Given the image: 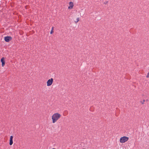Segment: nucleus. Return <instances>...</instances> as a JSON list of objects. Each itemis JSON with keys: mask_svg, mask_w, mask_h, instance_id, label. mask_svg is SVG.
<instances>
[{"mask_svg": "<svg viewBox=\"0 0 149 149\" xmlns=\"http://www.w3.org/2000/svg\"><path fill=\"white\" fill-rule=\"evenodd\" d=\"M12 39V38L10 36H6L4 38V40L6 42H8Z\"/></svg>", "mask_w": 149, "mask_h": 149, "instance_id": "nucleus-5", "label": "nucleus"}, {"mask_svg": "<svg viewBox=\"0 0 149 149\" xmlns=\"http://www.w3.org/2000/svg\"><path fill=\"white\" fill-rule=\"evenodd\" d=\"M61 115L58 113H54L52 116V122L53 123H55L61 118Z\"/></svg>", "mask_w": 149, "mask_h": 149, "instance_id": "nucleus-1", "label": "nucleus"}, {"mask_svg": "<svg viewBox=\"0 0 149 149\" xmlns=\"http://www.w3.org/2000/svg\"><path fill=\"white\" fill-rule=\"evenodd\" d=\"M1 62L2 63V66L3 67L5 64V61L4 60V57H2L1 60Z\"/></svg>", "mask_w": 149, "mask_h": 149, "instance_id": "nucleus-7", "label": "nucleus"}, {"mask_svg": "<svg viewBox=\"0 0 149 149\" xmlns=\"http://www.w3.org/2000/svg\"><path fill=\"white\" fill-rule=\"evenodd\" d=\"M13 137L12 136H10L9 142V144L10 146L12 145L13 143Z\"/></svg>", "mask_w": 149, "mask_h": 149, "instance_id": "nucleus-6", "label": "nucleus"}, {"mask_svg": "<svg viewBox=\"0 0 149 149\" xmlns=\"http://www.w3.org/2000/svg\"><path fill=\"white\" fill-rule=\"evenodd\" d=\"M79 21V18L77 17L76 19V21H75V22L76 23H77Z\"/></svg>", "mask_w": 149, "mask_h": 149, "instance_id": "nucleus-8", "label": "nucleus"}, {"mask_svg": "<svg viewBox=\"0 0 149 149\" xmlns=\"http://www.w3.org/2000/svg\"><path fill=\"white\" fill-rule=\"evenodd\" d=\"M53 82V79L51 78L47 82V86H49L52 85Z\"/></svg>", "mask_w": 149, "mask_h": 149, "instance_id": "nucleus-3", "label": "nucleus"}, {"mask_svg": "<svg viewBox=\"0 0 149 149\" xmlns=\"http://www.w3.org/2000/svg\"><path fill=\"white\" fill-rule=\"evenodd\" d=\"M69 6L68 7V9H71L73 8L74 6L73 3L72 2H70L69 3Z\"/></svg>", "mask_w": 149, "mask_h": 149, "instance_id": "nucleus-4", "label": "nucleus"}, {"mask_svg": "<svg viewBox=\"0 0 149 149\" xmlns=\"http://www.w3.org/2000/svg\"><path fill=\"white\" fill-rule=\"evenodd\" d=\"M143 102H145V100H144L143 101Z\"/></svg>", "mask_w": 149, "mask_h": 149, "instance_id": "nucleus-12", "label": "nucleus"}, {"mask_svg": "<svg viewBox=\"0 0 149 149\" xmlns=\"http://www.w3.org/2000/svg\"><path fill=\"white\" fill-rule=\"evenodd\" d=\"M53 30H54V27H52V28L51 30V32H50V33L51 34H52L54 32Z\"/></svg>", "mask_w": 149, "mask_h": 149, "instance_id": "nucleus-9", "label": "nucleus"}, {"mask_svg": "<svg viewBox=\"0 0 149 149\" xmlns=\"http://www.w3.org/2000/svg\"><path fill=\"white\" fill-rule=\"evenodd\" d=\"M129 139L128 137L123 136L120 138V142L121 143H124L128 141Z\"/></svg>", "mask_w": 149, "mask_h": 149, "instance_id": "nucleus-2", "label": "nucleus"}, {"mask_svg": "<svg viewBox=\"0 0 149 149\" xmlns=\"http://www.w3.org/2000/svg\"><path fill=\"white\" fill-rule=\"evenodd\" d=\"M52 149H55V148H52Z\"/></svg>", "mask_w": 149, "mask_h": 149, "instance_id": "nucleus-11", "label": "nucleus"}, {"mask_svg": "<svg viewBox=\"0 0 149 149\" xmlns=\"http://www.w3.org/2000/svg\"><path fill=\"white\" fill-rule=\"evenodd\" d=\"M146 77L147 78H149V72L147 73Z\"/></svg>", "mask_w": 149, "mask_h": 149, "instance_id": "nucleus-10", "label": "nucleus"}]
</instances>
